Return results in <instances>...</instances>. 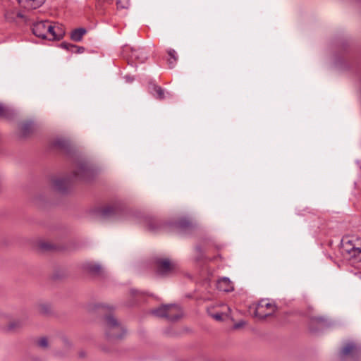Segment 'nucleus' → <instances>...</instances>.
Returning <instances> with one entry per match:
<instances>
[{
	"mask_svg": "<svg viewBox=\"0 0 361 361\" xmlns=\"http://www.w3.org/2000/svg\"><path fill=\"white\" fill-rule=\"evenodd\" d=\"M105 331L107 338L110 340L120 339L125 334L123 326L112 315L105 318Z\"/></svg>",
	"mask_w": 361,
	"mask_h": 361,
	"instance_id": "nucleus-1",
	"label": "nucleus"
},
{
	"mask_svg": "<svg viewBox=\"0 0 361 361\" xmlns=\"http://www.w3.org/2000/svg\"><path fill=\"white\" fill-rule=\"evenodd\" d=\"M276 305L268 299H262L254 306V316L259 319H265L274 314Z\"/></svg>",
	"mask_w": 361,
	"mask_h": 361,
	"instance_id": "nucleus-2",
	"label": "nucleus"
},
{
	"mask_svg": "<svg viewBox=\"0 0 361 361\" xmlns=\"http://www.w3.org/2000/svg\"><path fill=\"white\" fill-rule=\"evenodd\" d=\"M155 269L157 274L166 276L175 273L178 265L168 258H157L155 259Z\"/></svg>",
	"mask_w": 361,
	"mask_h": 361,
	"instance_id": "nucleus-3",
	"label": "nucleus"
},
{
	"mask_svg": "<svg viewBox=\"0 0 361 361\" xmlns=\"http://www.w3.org/2000/svg\"><path fill=\"white\" fill-rule=\"evenodd\" d=\"M49 21H39L33 24L32 32L33 34L39 38L49 39Z\"/></svg>",
	"mask_w": 361,
	"mask_h": 361,
	"instance_id": "nucleus-4",
	"label": "nucleus"
},
{
	"mask_svg": "<svg viewBox=\"0 0 361 361\" xmlns=\"http://www.w3.org/2000/svg\"><path fill=\"white\" fill-rule=\"evenodd\" d=\"M49 40L61 39L65 35V28L63 25L49 22Z\"/></svg>",
	"mask_w": 361,
	"mask_h": 361,
	"instance_id": "nucleus-5",
	"label": "nucleus"
},
{
	"mask_svg": "<svg viewBox=\"0 0 361 361\" xmlns=\"http://www.w3.org/2000/svg\"><path fill=\"white\" fill-rule=\"evenodd\" d=\"M82 267L90 274L94 276H102L103 275V269L102 267L92 262H87L83 264Z\"/></svg>",
	"mask_w": 361,
	"mask_h": 361,
	"instance_id": "nucleus-6",
	"label": "nucleus"
},
{
	"mask_svg": "<svg viewBox=\"0 0 361 361\" xmlns=\"http://www.w3.org/2000/svg\"><path fill=\"white\" fill-rule=\"evenodd\" d=\"M182 310L177 305H167L166 319L170 321L178 319L182 316Z\"/></svg>",
	"mask_w": 361,
	"mask_h": 361,
	"instance_id": "nucleus-7",
	"label": "nucleus"
},
{
	"mask_svg": "<svg viewBox=\"0 0 361 361\" xmlns=\"http://www.w3.org/2000/svg\"><path fill=\"white\" fill-rule=\"evenodd\" d=\"M359 353V349L357 345L353 343H347L341 350L340 357L343 359L347 356H354Z\"/></svg>",
	"mask_w": 361,
	"mask_h": 361,
	"instance_id": "nucleus-8",
	"label": "nucleus"
},
{
	"mask_svg": "<svg viewBox=\"0 0 361 361\" xmlns=\"http://www.w3.org/2000/svg\"><path fill=\"white\" fill-rule=\"evenodd\" d=\"M54 188L61 192L67 190L71 185V180L67 178H56L53 180Z\"/></svg>",
	"mask_w": 361,
	"mask_h": 361,
	"instance_id": "nucleus-9",
	"label": "nucleus"
},
{
	"mask_svg": "<svg viewBox=\"0 0 361 361\" xmlns=\"http://www.w3.org/2000/svg\"><path fill=\"white\" fill-rule=\"evenodd\" d=\"M18 4L27 10L36 9L40 7L45 0H17Z\"/></svg>",
	"mask_w": 361,
	"mask_h": 361,
	"instance_id": "nucleus-10",
	"label": "nucleus"
},
{
	"mask_svg": "<svg viewBox=\"0 0 361 361\" xmlns=\"http://www.w3.org/2000/svg\"><path fill=\"white\" fill-rule=\"evenodd\" d=\"M118 212L119 208L116 204H110L102 208L101 215L104 218H108L117 214Z\"/></svg>",
	"mask_w": 361,
	"mask_h": 361,
	"instance_id": "nucleus-11",
	"label": "nucleus"
},
{
	"mask_svg": "<svg viewBox=\"0 0 361 361\" xmlns=\"http://www.w3.org/2000/svg\"><path fill=\"white\" fill-rule=\"evenodd\" d=\"M217 288L221 291L230 292L233 290V285L228 278H223L218 281Z\"/></svg>",
	"mask_w": 361,
	"mask_h": 361,
	"instance_id": "nucleus-12",
	"label": "nucleus"
},
{
	"mask_svg": "<svg viewBox=\"0 0 361 361\" xmlns=\"http://www.w3.org/2000/svg\"><path fill=\"white\" fill-rule=\"evenodd\" d=\"M130 47H126L125 48V51H126ZM131 56L132 59H137L140 62L142 63L147 58L146 53L142 49H131Z\"/></svg>",
	"mask_w": 361,
	"mask_h": 361,
	"instance_id": "nucleus-13",
	"label": "nucleus"
},
{
	"mask_svg": "<svg viewBox=\"0 0 361 361\" xmlns=\"http://www.w3.org/2000/svg\"><path fill=\"white\" fill-rule=\"evenodd\" d=\"M150 92L157 99H164L165 98V92L164 89L157 85H152L150 89Z\"/></svg>",
	"mask_w": 361,
	"mask_h": 361,
	"instance_id": "nucleus-14",
	"label": "nucleus"
},
{
	"mask_svg": "<svg viewBox=\"0 0 361 361\" xmlns=\"http://www.w3.org/2000/svg\"><path fill=\"white\" fill-rule=\"evenodd\" d=\"M88 173L89 171L85 166H80L76 171L73 172V178L75 180H82L84 179Z\"/></svg>",
	"mask_w": 361,
	"mask_h": 361,
	"instance_id": "nucleus-15",
	"label": "nucleus"
},
{
	"mask_svg": "<svg viewBox=\"0 0 361 361\" xmlns=\"http://www.w3.org/2000/svg\"><path fill=\"white\" fill-rule=\"evenodd\" d=\"M87 32L85 28H78L72 31L71 39L74 42H80L83 35Z\"/></svg>",
	"mask_w": 361,
	"mask_h": 361,
	"instance_id": "nucleus-16",
	"label": "nucleus"
},
{
	"mask_svg": "<svg viewBox=\"0 0 361 361\" xmlns=\"http://www.w3.org/2000/svg\"><path fill=\"white\" fill-rule=\"evenodd\" d=\"M20 136L21 137H25L28 136L32 130V125L28 123H22L19 127Z\"/></svg>",
	"mask_w": 361,
	"mask_h": 361,
	"instance_id": "nucleus-17",
	"label": "nucleus"
},
{
	"mask_svg": "<svg viewBox=\"0 0 361 361\" xmlns=\"http://www.w3.org/2000/svg\"><path fill=\"white\" fill-rule=\"evenodd\" d=\"M345 257L350 260H354V262H360L361 261V247H356Z\"/></svg>",
	"mask_w": 361,
	"mask_h": 361,
	"instance_id": "nucleus-18",
	"label": "nucleus"
},
{
	"mask_svg": "<svg viewBox=\"0 0 361 361\" xmlns=\"http://www.w3.org/2000/svg\"><path fill=\"white\" fill-rule=\"evenodd\" d=\"M356 247L352 243V241H344L342 243V252L345 257L348 256L350 252Z\"/></svg>",
	"mask_w": 361,
	"mask_h": 361,
	"instance_id": "nucleus-19",
	"label": "nucleus"
},
{
	"mask_svg": "<svg viewBox=\"0 0 361 361\" xmlns=\"http://www.w3.org/2000/svg\"><path fill=\"white\" fill-rule=\"evenodd\" d=\"M112 3L113 0H96L95 7L98 11L103 13L106 5L111 4Z\"/></svg>",
	"mask_w": 361,
	"mask_h": 361,
	"instance_id": "nucleus-20",
	"label": "nucleus"
},
{
	"mask_svg": "<svg viewBox=\"0 0 361 361\" xmlns=\"http://www.w3.org/2000/svg\"><path fill=\"white\" fill-rule=\"evenodd\" d=\"M166 312H167V305H162L157 309H154L152 310V314L159 317H165L166 318Z\"/></svg>",
	"mask_w": 361,
	"mask_h": 361,
	"instance_id": "nucleus-21",
	"label": "nucleus"
},
{
	"mask_svg": "<svg viewBox=\"0 0 361 361\" xmlns=\"http://www.w3.org/2000/svg\"><path fill=\"white\" fill-rule=\"evenodd\" d=\"M23 326V322L20 320H14L11 322L7 327L6 331H15Z\"/></svg>",
	"mask_w": 361,
	"mask_h": 361,
	"instance_id": "nucleus-22",
	"label": "nucleus"
},
{
	"mask_svg": "<svg viewBox=\"0 0 361 361\" xmlns=\"http://www.w3.org/2000/svg\"><path fill=\"white\" fill-rule=\"evenodd\" d=\"M12 116L11 110L7 106L0 104V116L4 118H8Z\"/></svg>",
	"mask_w": 361,
	"mask_h": 361,
	"instance_id": "nucleus-23",
	"label": "nucleus"
},
{
	"mask_svg": "<svg viewBox=\"0 0 361 361\" xmlns=\"http://www.w3.org/2000/svg\"><path fill=\"white\" fill-rule=\"evenodd\" d=\"M50 307L47 304H39L37 307V311L41 314H48L50 312Z\"/></svg>",
	"mask_w": 361,
	"mask_h": 361,
	"instance_id": "nucleus-24",
	"label": "nucleus"
},
{
	"mask_svg": "<svg viewBox=\"0 0 361 361\" xmlns=\"http://www.w3.org/2000/svg\"><path fill=\"white\" fill-rule=\"evenodd\" d=\"M117 9H128L130 6V0H116Z\"/></svg>",
	"mask_w": 361,
	"mask_h": 361,
	"instance_id": "nucleus-25",
	"label": "nucleus"
},
{
	"mask_svg": "<svg viewBox=\"0 0 361 361\" xmlns=\"http://www.w3.org/2000/svg\"><path fill=\"white\" fill-rule=\"evenodd\" d=\"M191 223L187 219H180L178 222V226L181 228H188L190 227Z\"/></svg>",
	"mask_w": 361,
	"mask_h": 361,
	"instance_id": "nucleus-26",
	"label": "nucleus"
},
{
	"mask_svg": "<svg viewBox=\"0 0 361 361\" xmlns=\"http://www.w3.org/2000/svg\"><path fill=\"white\" fill-rule=\"evenodd\" d=\"M167 54L169 58H171L173 60V62H176L178 60V56L174 49H169L167 50Z\"/></svg>",
	"mask_w": 361,
	"mask_h": 361,
	"instance_id": "nucleus-27",
	"label": "nucleus"
},
{
	"mask_svg": "<svg viewBox=\"0 0 361 361\" xmlns=\"http://www.w3.org/2000/svg\"><path fill=\"white\" fill-rule=\"evenodd\" d=\"M39 247L43 250H49L53 248V246L49 243L42 242L39 243Z\"/></svg>",
	"mask_w": 361,
	"mask_h": 361,
	"instance_id": "nucleus-28",
	"label": "nucleus"
},
{
	"mask_svg": "<svg viewBox=\"0 0 361 361\" xmlns=\"http://www.w3.org/2000/svg\"><path fill=\"white\" fill-rule=\"evenodd\" d=\"M37 345L41 348H47L48 346V340L47 338H41L37 341Z\"/></svg>",
	"mask_w": 361,
	"mask_h": 361,
	"instance_id": "nucleus-29",
	"label": "nucleus"
},
{
	"mask_svg": "<svg viewBox=\"0 0 361 361\" xmlns=\"http://www.w3.org/2000/svg\"><path fill=\"white\" fill-rule=\"evenodd\" d=\"M73 45L74 44H70V43H67V42H62L60 45V47L66 50H68L69 51L70 49L71 48H73Z\"/></svg>",
	"mask_w": 361,
	"mask_h": 361,
	"instance_id": "nucleus-30",
	"label": "nucleus"
},
{
	"mask_svg": "<svg viewBox=\"0 0 361 361\" xmlns=\"http://www.w3.org/2000/svg\"><path fill=\"white\" fill-rule=\"evenodd\" d=\"M73 49H75V53H82L85 51V48L83 47H79L77 45H73Z\"/></svg>",
	"mask_w": 361,
	"mask_h": 361,
	"instance_id": "nucleus-31",
	"label": "nucleus"
},
{
	"mask_svg": "<svg viewBox=\"0 0 361 361\" xmlns=\"http://www.w3.org/2000/svg\"><path fill=\"white\" fill-rule=\"evenodd\" d=\"M222 316L223 314L221 313H216L212 315L213 318H214L217 321L222 320Z\"/></svg>",
	"mask_w": 361,
	"mask_h": 361,
	"instance_id": "nucleus-32",
	"label": "nucleus"
},
{
	"mask_svg": "<svg viewBox=\"0 0 361 361\" xmlns=\"http://www.w3.org/2000/svg\"><path fill=\"white\" fill-rule=\"evenodd\" d=\"M176 62H173V60L171 58L168 59V64L170 68H172L174 67Z\"/></svg>",
	"mask_w": 361,
	"mask_h": 361,
	"instance_id": "nucleus-33",
	"label": "nucleus"
},
{
	"mask_svg": "<svg viewBox=\"0 0 361 361\" xmlns=\"http://www.w3.org/2000/svg\"><path fill=\"white\" fill-rule=\"evenodd\" d=\"M313 322L318 323V324H322V323L324 322V319L323 318L318 317V318L313 319Z\"/></svg>",
	"mask_w": 361,
	"mask_h": 361,
	"instance_id": "nucleus-34",
	"label": "nucleus"
},
{
	"mask_svg": "<svg viewBox=\"0 0 361 361\" xmlns=\"http://www.w3.org/2000/svg\"><path fill=\"white\" fill-rule=\"evenodd\" d=\"M244 324H245V322H239V323H238V324H235V326H235V329H238V328H240V327L243 326Z\"/></svg>",
	"mask_w": 361,
	"mask_h": 361,
	"instance_id": "nucleus-35",
	"label": "nucleus"
},
{
	"mask_svg": "<svg viewBox=\"0 0 361 361\" xmlns=\"http://www.w3.org/2000/svg\"><path fill=\"white\" fill-rule=\"evenodd\" d=\"M56 144V145H58L61 147H63L65 145V143L63 141H58Z\"/></svg>",
	"mask_w": 361,
	"mask_h": 361,
	"instance_id": "nucleus-36",
	"label": "nucleus"
},
{
	"mask_svg": "<svg viewBox=\"0 0 361 361\" xmlns=\"http://www.w3.org/2000/svg\"><path fill=\"white\" fill-rule=\"evenodd\" d=\"M69 51H71L72 53H75V49L71 48V49H70Z\"/></svg>",
	"mask_w": 361,
	"mask_h": 361,
	"instance_id": "nucleus-37",
	"label": "nucleus"
}]
</instances>
